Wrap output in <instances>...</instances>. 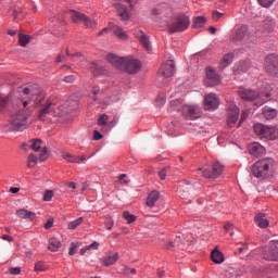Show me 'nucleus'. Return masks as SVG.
Instances as JSON below:
<instances>
[{"mask_svg":"<svg viewBox=\"0 0 278 278\" xmlns=\"http://www.w3.org/2000/svg\"><path fill=\"white\" fill-rule=\"evenodd\" d=\"M230 45H232V47H242V45H244V24H238L232 28Z\"/></svg>","mask_w":278,"mask_h":278,"instance_id":"9d476101","label":"nucleus"},{"mask_svg":"<svg viewBox=\"0 0 278 278\" xmlns=\"http://www.w3.org/2000/svg\"><path fill=\"white\" fill-rule=\"evenodd\" d=\"M232 63H233V53L231 52L226 53L219 62V68L223 71Z\"/></svg>","mask_w":278,"mask_h":278,"instance_id":"a878e982","label":"nucleus"},{"mask_svg":"<svg viewBox=\"0 0 278 278\" xmlns=\"http://www.w3.org/2000/svg\"><path fill=\"white\" fill-rule=\"evenodd\" d=\"M262 8H270L276 0H257Z\"/></svg>","mask_w":278,"mask_h":278,"instance_id":"a18cd8bd","label":"nucleus"},{"mask_svg":"<svg viewBox=\"0 0 278 278\" xmlns=\"http://www.w3.org/2000/svg\"><path fill=\"white\" fill-rule=\"evenodd\" d=\"M160 199V191L157 190H154V191H151L149 194H148V198L146 200V205L148 207H154L155 206V203H157V200Z\"/></svg>","mask_w":278,"mask_h":278,"instance_id":"5701e85b","label":"nucleus"},{"mask_svg":"<svg viewBox=\"0 0 278 278\" xmlns=\"http://www.w3.org/2000/svg\"><path fill=\"white\" fill-rule=\"evenodd\" d=\"M62 157H63V160H65L66 162H70L71 164H81V163L86 162V155L77 156V155L71 154L68 152H63Z\"/></svg>","mask_w":278,"mask_h":278,"instance_id":"aec40b11","label":"nucleus"},{"mask_svg":"<svg viewBox=\"0 0 278 278\" xmlns=\"http://www.w3.org/2000/svg\"><path fill=\"white\" fill-rule=\"evenodd\" d=\"M265 71L271 77H278V56L269 54L265 59Z\"/></svg>","mask_w":278,"mask_h":278,"instance_id":"f8f14e48","label":"nucleus"},{"mask_svg":"<svg viewBox=\"0 0 278 278\" xmlns=\"http://www.w3.org/2000/svg\"><path fill=\"white\" fill-rule=\"evenodd\" d=\"M114 8L117 10L122 21H129V12L127 11V7L122 3H115Z\"/></svg>","mask_w":278,"mask_h":278,"instance_id":"b1692460","label":"nucleus"},{"mask_svg":"<svg viewBox=\"0 0 278 278\" xmlns=\"http://www.w3.org/2000/svg\"><path fill=\"white\" fill-rule=\"evenodd\" d=\"M190 27V17L187 15H179L175 17L173 22L168 25L170 34H177L179 31H186Z\"/></svg>","mask_w":278,"mask_h":278,"instance_id":"1a4fd4ad","label":"nucleus"},{"mask_svg":"<svg viewBox=\"0 0 278 278\" xmlns=\"http://www.w3.org/2000/svg\"><path fill=\"white\" fill-rule=\"evenodd\" d=\"M211 260L214 264H223L225 262V255L218 250H214L211 253Z\"/></svg>","mask_w":278,"mask_h":278,"instance_id":"cd10ccee","label":"nucleus"},{"mask_svg":"<svg viewBox=\"0 0 278 278\" xmlns=\"http://www.w3.org/2000/svg\"><path fill=\"white\" fill-rule=\"evenodd\" d=\"M243 71H244V67L242 65H236L233 67V74L235 75H240V73H243Z\"/></svg>","mask_w":278,"mask_h":278,"instance_id":"8fccbe9b","label":"nucleus"},{"mask_svg":"<svg viewBox=\"0 0 278 278\" xmlns=\"http://www.w3.org/2000/svg\"><path fill=\"white\" fill-rule=\"evenodd\" d=\"M45 270H47V264H45L42 262L36 263V265H35L36 273H45Z\"/></svg>","mask_w":278,"mask_h":278,"instance_id":"c03bdc74","label":"nucleus"},{"mask_svg":"<svg viewBox=\"0 0 278 278\" xmlns=\"http://www.w3.org/2000/svg\"><path fill=\"white\" fill-rule=\"evenodd\" d=\"M116 125H118V116L115 115L113 119L109 122V124L106 125L108 128L105 129V134H109V131H112V129H114Z\"/></svg>","mask_w":278,"mask_h":278,"instance_id":"ea45409f","label":"nucleus"},{"mask_svg":"<svg viewBox=\"0 0 278 278\" xmlns=\"http://www.w3.org/2000/svg\"><path fill=\"white\" fill-rule=\"evenodd\" d=\"M61 247L62 242L60 241V239L55 237L49 239L48 250L51 251L52 253L60 251Z\"/></svg>","mask_w":278,"mask_h":278,"instance_id":"bb28decb","label":"nucleus"},{"mask_svg":"<svg viewBox=\"0 0 278 278\" xmlns=\"http://www.w3.org/2000/svg\"><path fill=\"white\" fill-rule=\"evenodd\" d=\"M30 40H31V37L29 35H23V34L18 35V42H20L21 47H27V45H29Z\"/></svg>","mask_w":278,"mask_h":278,"instance_id":"c9c22d12","label":"nucleus"},{"mask_svg":"<svg viewBox=\"0 0 278 278\" xmlns=\"http://www.w3.org/2000/svg\"><path fill=\"white\" fill-rule=\"evenodd\" d=\"M78 244L73 242L71 244L70 251H68V255H75V253H77V249H78Z\"/></svg>","mask_w":278,"mask_h":278,"instance_id":"09e8293b","label":"nucleus"},{"mask_svg":"<svg viewBox=\"0 0 278 278\" xmlns=\"http://www.w3.org/2000/svg\"><path fill=\"white\" fill-rule=\"evenodd\" d=\"M270 166H273V159H263L252 165L251 173L254 175V177L264 178L266 175H268Z\"/></svg>","mask_w":278,"mask_h":278,"instance_id":"6e6552de","label":"nucleus"},{"mask_svg":"<svg viewBox=\"0 0 278 278\" xmlns=\"http://www.w3.org/2000/svg\"><path fill=\"white\" fill-rule=\"evenodd\" d=\"M174 247H175V242L169 241V242L165 245V249L170 250V249H174Z\"/></svg>","mask_w":278,"mask_h":278,"instance_id":"69168bd1","label":"nucleus"},{"mask_svg":"<svg viewBox=\"0 0 278 278\" xmlns=\"http://www.w3.org/2000/svg\"><path fill=\"white\" fill-rule=\"evenodd\" d=\"M99 92H101V88H99V86H94L92 88L93 101H97V94H99Z\"/></svg>","mask_w":278,"mask_h":278,"instance_id":"603ef678","label":"nucleus"},{"mask_svg":"<svg viewBox=\"0 0 278 278\" xmlns=\"http://www.w3.org/2000/svg\"><path fill=\"white\" fill-rule=\"evenodd\" d=\"M263 116L266 118V121H273L277 116V110L271 109L269 106H265L263 109Z\"/></svg>","mask_w":278,"mask_h":278,"instance_id":"c85d7f7f","label":"nucleus"},{"mask_svg":"<svg viewBox=\"0 0 278 278\" xmlns=\"http://www.w3.org/2000/svg\"><path fill=\"white\" fill-rule=\"evenodd\" d=\"M205 23H207V20L203 16H198L193 20L192 27L193 29H202V27H205Z\"/></svg>","mask_w":278,"mask_h":278,"instance_id":"7c9ffc66","label":"nucleus"},{"mask_svg":"<svg viewBox=\"0 0 278 278\" xmlns=\"http://www.w3.org/2000/svg\"><path fill=\"white\" fill-rule=\"evenodd\" d=\"M220 16H223V13H220L218 11L213 12V20L214 21H218V18H220Z\"/></svg>","mask_w":278,"mask_h":278,"instance_id":"bf43d9fd","label":"nucleus"},{"mask_svg":"<svg viewBox=\"0 0 278 278\" xmlns=\"http://www.w3.org/2000/svg\"><path fill=\"white\" fill-rule=\"evenodd\" d=\"M223 170H225V166L220 164L219 162H215L212 165V172L210 169H199V173H201L202 177H205V179H217V177H220L223 175Z\"/></svg>","mask_w":278,"mask_h":278,"instance_id":"9b49d317","label":"nucleus"},{"mask_svg":"<svg viewBox=\"0 0 278 278\" xmlns=\"http://www.w3.org/2000/svg\"><path fill=\"white\" fill-rule=\"evenodd\" d=\"M106 60L112 66H115L118 71L128 73V75H136V73H140L142 68V62L134 56L121 58L115 54H109Z\"/></svg>","mask_w":278,"mask_h":278,"instance_id":"f03ea898","label":"nucleus"},{"mask_svg":"<svg viewBox=\"0 0 278 278\" xmlns=\"http://www.w3.org/2000/svg\"><path fill=\"white\" fill-rule=\"evenodd\" d=\"M103 138V135L99 132V130L93 131V140H101Z\"/></svg>","mask_w":278,"mask_h":278,"instance_id":"6e6d98bb","label":"nucleus"},{"mask_svg":"<svg viewBox=\"0 0 278 278\" xmlns=\"http://www.w3.org/2000/svg\"><path fill=\"white\" fill-rule=\"evenodd\" d=\"M109 31H110V28H103L98 33V36H105V34H108Z\"/></svg>","mask_w":278,"mask_h":278,"instance_id":"0e129e2a","label":"nucleus"},{"mask_svg":"<svg viewBox=\"0 0 278 278\" xmlns=\"http://www.w3.org/2000/svg\"><path fill=\"white\" fill-rule=\"evenodd\" d=\"M2 240H7L8 242H13L14 238H12V236H10V235H3Z\"/></svg>","mask_w":278,"mask_h":278,"instance_id":"680f3d73","label":"nucleus"},{"mask_svg":"<svg viewBox=\"0 0 278 278\" xmlns=\"http://www.w3.org/2000/svg\"><path fill=\"white\" fill-rule=\"evenodd\" d=\"M238 118H240V109L233 105L230 112L228 113V121H227L228 127H233V125L238 123Z\"/></svg>","mask_w":278,"mask_h":278,"instance_id":"6ab92c4d","label":"nucleus"},{"mask_svg":"<svg viewBox=\"0 0 278 278\" xmlns=\"http://www.w3.org/2000/svg\"><path fill=\"white\" fill-rule=\"evenodd\" d=\"M64 81H66L67 84H73V81H75V76L74 75L65 76Z\"/></svg>","mask_w":278,"mask_h":278,"instance_id":"4d7b16f0","label":"nucleus"},{"mask_svg":"<svg viewBox=\"0 0 278 278\" xmlns=\"http://www.w3.org/2000/svg\"><path fill=\"white\" fill-rule=\"evenodd\" d=\"M90 72L94 77H99V75H103V66L97 64V63H90L89 64Z\"/></svg>","mask_w":278,"mask_h":278,"instance_id":"c756f323","label":"nucleus"},{"mask_svg":"<svg viewBox=\"0 0 278 278\" xmlns=\"http://www.w3.org/2000/svg\"><path fill=\"white\" fill-rule=\"evenodd\" d=\"M87 249H92L93 251H97V249H99V242H92L90 245L87 247Z\"/></svg>","mask_w":278,"mask_h":278,"instance_id":"13d9d810","label":"nucleus"},{"mask_svg":"<svg viewBox=\"0 0 278 278\" xmlns=\"http://www.w3.org/2000/svg\"><path fill=\"white\" fill-rule=\"evenodd\" d=\"M253 129L256 136H260V138H265V140H277L278 138V128L276 126L254 124Z\"/></svg>","mask_w":278,"mask_h":278,"instance_id":"0eeeda50","label":"nucleus"},{"mask_svg":"<svg viewBox=\"0 0 278 278\" xmlns=\"http://www.w3.org/2000/svg\"><path fill=\"white\" fill-rule=\"evenodd\" d=\"M273 94V86L268 83H263L260 86L258 92H255L251 89L245 90L244 101H251L257 108L264 105L268 101V98Z\"/></svg>","mask_w":278,"mask_h":278,"instance_id":"7ed1b4c3","label":"nucleus"},{"mask_svg":"<svg viewBox=\"0 0 278 278\" xmlns=\"http://www.w3.org/2000/svg\"><path fill=\"white\" fill-rule=\"evenodd\" d=\"M36 164H38V156H36V154H34V153L29 154L27 157V167L34 168V166H36Z\"/></svg>","mask_w":278,"mask_h":278,"instance_id":"4c0bfd02","label":"nucleus"},{"mask_svg":"<svg viewBox=\"0 0 278 278\" xmlns=\"http://www.w3.org/2000/svg\"><path fill=\"white\" fill-rule=\"evenodd\" d=\"M53 223H55V220L53 218H50L46 224H45V229H51V227H53Z\"/></svg>","mask_w":278,"mask_h":278,"instance_id":"5fc2aeb1","label":"nucleus"},{"mask_svg":"<svg viewBox=\"0 0 278 278\" xmlns=\"http://www.w3.org/2000/svg\"><path fill=\"white\" fill-rule=\"evenodd\" d=\"M9 273L10 275H21V267H11Z\"/></svg>","mask_w":278,"mask_h":278,"instance_id":"3c124183","label":"nucleus"},{"mask_svg":"<svg viewBox=\"0 0 278 278\" xmlns=\"http://www.w3.org/2000/svg\"><path fill=\"white\" fill-rule=\"evenodd\" d=\"M218 105H220V101L216 93H207L204 97V110L214 112V110H218Z\"/></svg>","mask_w":278,"mask_h":278,"instance_id":"dca6fc26","label":"nucleus"},{"mask_svg":"<svg viewBox=\"0 0 278 278\" xmlns=\"http://www.w3.org/2000/svg\"><path fill=\"white\" fill-rule=\"evenodd\" d=\"M71 16L73 23H85L86 27H89L90 29H94V27H97V22L86 17L84 13L71 11Z\"/></svg>","mask_w":278,"mask_h":278,"instance_id":"4468645a","label":"nucleus"},{"mask_svg":"<svg viewBox=\"0 0 278 278\" xmlns=\"http://www.w3.org/2000/svg\"><path fill=\"white\" fill-rule=\"evenodd\" d=\"M29 127L27 114L23 109L13 113L10 117L9 131H25Z\"/></svg>","mask_w":278,"mask_h":278,"instance_id":"39448f33","label":"nucleus"},{"mask_svg":"<svg viewBox=\"0 0 278 278\" xmlns=\"http://www.w3.org/2000/svg\"><path fill=\"white\" fill-rule=\"evenodd\" d=\"M254 220H255V224L257 225V227H260L261 229H266V227H268V225H270V222L266 218L265 213L256 214L254 217Z\"/></svg>","mask_w":278,"mask_h":278,"instance_id":"412c9836","label":"nucleus"},{"mask_svg":"<svg viewBox=\"0 0 278 278\" xmlns=\"http://www.w3.org/2000/svg\"><path fill=\"white\" fill-rule=\"evenodd\" d=\"M263 256L268 262L278 261V240H271L268 247L265 248Z\"/></svg>","mask_w":278,"mask_h":278,"instance_id":"ddd939ff","label":"nucleus"},{"mask_svg":"<svg viewBox=\"0 0 278 278\" xmlns=\"http://www.w3.org/2000/svg\"><path fill=\"white\" fill-rule=\"evenodd\" d=\"M262 26L265 31L270 33L273 29H275V21L270 17H267L265 21H263Z\"/></svg>","mask_w":278,"mask_h":278,"instance_id":"473e14b6","label":"nucleus"},{"mask_svg":"<svg viewBox=\"0 0 278 278\" xmlns=\"http://www.w3.org/2000/svg\"><path fill=\"white\" fill-rule=\"evenodd\" d=\"M248 151L250 155L254 157H262V155H266V148H264L258 142H252L248 146Z\"/></svg>","mask_w":278,"mask_h":278,"instance_id":"a211bd4d","label":"nucleus"},{"mask_svg":"<svg viewBox=\"0 0 278 278\" xmlns=\"http://www.w3.org/2000/svg\"><path fill=\"white\" fill-rule=\"evenodd\" d=\"M53 199V190H47L43 194V201L49 202Z\"/></svg>","mask_w":278,"mask_h":278,"instance_id":"de8ad7c7","label":"nucleus"},{"mask_svg":"<svg viewBox=\"0 0 278 278\" xmlns=\"http://www.w3.org/2000/svg\"><path fill=\"white\" fill-rule=\"evenodd\" d=\"M123 218L127 222L128 225H131V223H136V216L129 213V211H125L123 213Z\"/></svg>","mask_w":278,"mask_h":278,"instance_id":"58836bf2","label":"nucleus"},{"mask_svg":"<svg viewBox=\"0 0 278 278\" xmlns=\"http://www.w3.org/2000/svg\"><path fill=\"white\" fill-rule=\"evenodd\" d=\"M29 144L31 151L38 152L42 149V141L40 139H30Z\"/></svg>","mask_w":278,"mask_h":278,"instance_id":"f704fd0d","label":"nucleus"},{"mask_svg":"<svg viewBox=\"0 0 278 278\" xmlns=\"http://www.w3.org/2000/svg\"><path fill=\"white\" fill-rule=\"evenodd\" d=\"M119 257L121 255L118 254V252L105 255L102 257V264L103 266H114V264L118 262Z\"/></svg>","mask_w":278,"mask_h":278,"instance_id":"4be33fe9","label":"nucleus"},{"mask_svg":"<svg viewBox=\"0 0 278 278\" xmlns=\"http://www.w3.org/2000/svg\"><path fill=\"white\" fill-rule=\"evenodd\" d=\"M136 38L140 41L142 47L148 51V53H151L153 51V48L151 47V41L149 40V37L144 31L140 29L135 30Z\"/></svg>","mask_w":278,"mask_h":278,"instance_id":"f3484780","label":"nucleus"},{"mask_svg":"<svg viewBox=\"0 0 278 278\" xmlns=\"http://www.w3.org/2000/svg\"><path fill=\"white\" fill-rule=\"evenodd\" d=\"M40 162H45L49 160V150H47V147L42 148L40 154H39Z\"/></svg>","mask_w":278,"mask_h":278,"instance_id":"37998d69","label":"nucleus"},{"mask_svg":"<svg viewBox=\"0 0 278 278\" xmlns=\"http://www.w3.org/2000/svg\"><path fill=\"white\" fill-rule=\"evenodd\" d=\"M130 271H131L130 268L127 267V266H124V267L122 268L123 275L129 276V275H130Z\"/></svg>","mask_w":278,"mask_h":278,"instance_id":"052dcab7","label":"nucleus"},{"mask_svg":"<svg viewBox=\"0 0 278 278\" xmlns=\"http://www.w3.org/2000/svg\"><path fill=\"white\" fill-rule=\"evenodd\" d=\"M112 227H114V219L112 217H108L105 219V228L108 231H112Z\"/></svg>","mask_w":278,"mask_h":278,"instance_id":"49530a36","label":"nucleus"},{"mask_svg":"<svg viewBox=\"0 0 278 278\" xmlns=\"http://www.w3.org/2000/svg\"><path fill=\"white\" fill-rule=\"evenodd\" d=\"M175 75V61L167 60L159 70L156 81L159 86H166L168 79Z\"/></svg>","mask_w":278,"mask_h":278,"instance_id":"423d86ee","label":"nucleus"},{"mask_svg":"<svg viewBox=\"0 0 278 278\" xmlns=\"http://www.w3.org/2000/svg\"><path fill=\"white\" fill-rule=\"evenodd\" d=\"M108 121H110V116H108V114H102V115H100V117L98 118V125H99L100 127H102V128H101V131H104V132H105V129H108V125H109Z\"/></svg>","mask_w":278,"mask_h":278,"instance_id":"2f4dec72","label":"nucleus"},{"mask_svg":"<svg viewBox=\"0 0 278 278\" xmlns=\"http://www.w3.org/2000/svg\"><path fill=\"white\" fill-rule=\"evenodd\" d=\"M169 105L170 110L180 112L181 116L187 121H197V118H201V108L197 104H184L181 100H173Z\"/></svg>","mask_w":278,"mask_h":278,"instance_id":"20e7f679","label":"nucleus"},{"mask_svg":"<svg viewBox=\"0 0 278 278\" xmlns=\"http://www.w3.org/2000/svg\"><path fill=\"white\" fill-rule=\"evenodd\" d=\"M81 223H84V217H78L77 219L71 222L67 225V229L74 230L75 228L79 227V225H81Z\"/></svg>","mask_w":278,"mask_h":278,"instance_id":"a19ab883","label":"nucleus"},{"mask_svg":"<svg viewBox=\"0 0 278 278\" xmlns=\"http://www.w3.org/2000/svg\"><path fill=\"white\" fill-rule=\"evenodd\" d=\"M113 34L119 40H127V33H125L121 26H114Z\"/></svg>","mask_w":278,"mask_h":278,"instance_id":"72a5a7b5","label":"nucleus"},{"mask_svg":"<svg viewBox=\"0 0 278 278\" xmlns=\"http://www.w3.org/2000/svg\"><path fill=\"white\" fill-rule=\"evenodd\" d=\"M168 10V5L166 4H161L157 8H155L152 13L157 15V14H164Z\"/></svg>","mask_w":278,"mask_h":278,"instance_id":"79ce46f5","label":"nucleus"},{"mask_svg":"<svg viewBox=\"0 0 278 278\" xmlns=\"http://www.w3.org/2000/svg\"><path fill=\"white\" fill-rule=\"evenodd\" d=\"M205 73H206V77L204 80L205 86L214 87L220 84V76L218 75V73H216V70L208 66L206 67Z\"/></svg>","mask_w":278,"mask_h":278,"instance_id":"2eb2a0df","label":"nucleus"},{"mask_svg":"<svg viewBox=\"0 0 278 278\" xmlns=\"http://www.w3.org/2000/svg\"><path fill=\"white\" fill-rule=\"evenodd\" d=\"M166 170H168V168H163L159 172L160 179L162 180L166 179Z\"/></svg>","mask_w":278,"mask_h":278,"instance_id":"864d4df0","label":"nucleus"},{"mask_svg":"<svg viewBox=\"0 0 278 278\" xmlns=\"http://www.w3.org/2000/svg\"><path fill=\"white\" fill-rule=\"evenodd\" d=\"M16 216H18V218H24L25 220H34V218H36V213L21 208L16 211Z\"/></svg>","mask_w":278,"mask_h":278,"instance_id":"393cba45","label":"nucleus"},{"mask_svg":"<svg viewBox=\"0 0 278 278\" xmlns=\"http://www.w3.org/2000/svg\"><path fill=\"white\" fill-rule=\"evenodd\" d=\"M225 231H231L233 229V225L230 223L225 224L224 226Z\"/></svg>","mask_w":278,"mask_h":278,"instance_id":"e2e57ef3","label":"nucleus"},{"mask_svg":"<svg viewBox=\"0 0 278 278\" xmlns=\"http://www.w3.org/2000/svg\"><path fill=\"white\" fill-rule=\"evenodd\" d=\"M8 103H10V96H3L0 93V112H3L8 108Z\"/></svg>","mask_w":278,"mask_h":278,"instance_id":"e433bc0d","label":"nucleus"},{"mask_svg":"<svg viewBox=\"0 0 278 278\" xmlns=\"http://www.w3.org/2000/svg\"><path fill=\"white\" fill-rule=\"evenodd\" d=\"M20 188H16V187H11L10 188V192H12V194H16L17 192H20Z\"/></svg>","mask_w":278,"mask_h":278,"instance_id":"774afa93","label":"nucleus"},{"mask_svg":"<svg viewBox=\"0 0 278 278\" xmlns=\"http://www.w3.org/2000/svg\"><path fill=\"white\" fill-rule=\"evenodd\" d=\"M156 103H159V105H164V103H166V100H164V98H156Z\"/></svg>","mask_w":278,"mask_h":278,"instance_id":"338daca9","label":"nucleus"},{"mask_svg":"<svg viewBox=\"0 0 278 278\" xmlns=\"http://www.w3.org/2000/svg\"><path fill=\"white\" fill-rule=\"evenodd\" d=\"M23 92L24 94H30V102H33L35 108L39 109V118L47 116V114H51L52 116H62V114L73 112L79 108V101L73 99L64 102L62 106H58L51 103V101L45 100V92L40 90L38 85H35V91L34 87H26L24 88Z\"/></svg>","mask_w":278,"mask_h":278,"instance_id":"f257e3e1","label":"nucleus"}]
</instances>
